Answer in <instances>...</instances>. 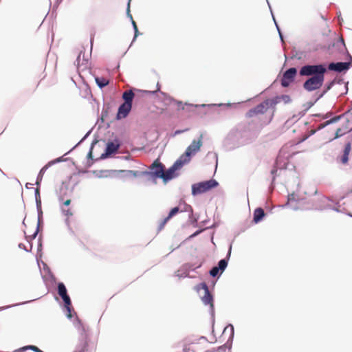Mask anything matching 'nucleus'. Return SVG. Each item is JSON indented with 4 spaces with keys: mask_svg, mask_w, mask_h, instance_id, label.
Listing matches in <instances>:
<instances>
[{
    "mask_svg": "<svg viewBox=\"0 0 352 352\" xmlns=\"http://www.w3.org/2000/svg\"><path fill=\"white\" fill-rule=\"evenodd\" d=\"M316 99L314 101H309L302 104V107L304 108V111L307 113V111L314 105L316 102Z\"/></svg>",
    "mask_w": 352,
    "mask_h": 352,
    "instance_id": "c03bdc74",
    "label": "nucleus"
},
{
    "mask_svg": "<svg viewBox=\"0 0 352 352\" xmlns=\"http://www.w3.org/2000/svg\"><path fill=\"white\" fill-rule=\"evenodd\" d=\"M110 157H111V155L110 154H109V153L104 149V151L101 154V155L100 156V157L98 159L99 160H105Z\"/></svg>",
    "mask_w": 352,
    "mask_h": 352,
    "instance_id": "052dcab7",
    "label": "nucleus"
},
{
    "mask_svg": "<svg viewBox=\"0 0 352 352\" xmlns=\"http://www.w3.org/2000/svg\"><path fill=\"white\" fill-rule=\"evenodd\" d=\"M184 105H186V106H190V107H195L196 108H205V107H208V108H210V109H217L219 107H231L232 104L231 103H219V104H214V103H212V104H190V103H184Z\"/></svg>",
    "mask_w": 352,
    "mask_h": 352,
    "instance_id": "aec40b11",
    "label": "nucleus"
},
{
    "mask_svg": "<svg viewBox=\"0 0 352 352\" xmlns=\"http://www.w3.org/2000/svg\"><path fill=\"white\" fill-rule=\"evenodd\" d=\"M347 61L345 62H331L319 63L325 69V74L328 71L334 72L340 74H346L350 67H352V56L350 54L346 55Z\"/></svg>",
    "mask_w": 352,
    "mask_h": 352,
    "instance_id": "39448f33",
    "label": "nucleus"
},
{
    "mask_svg": "<svg viewBox=\"0 0 352 352\" xmlns=\"http://www.w3.org/2000/svg\"><path fill=\"white\" fill-rule=\"evenodd\" d=\"M108 105L109 104H106L105 103H104L103 109H102V112H101L102 118H103L104 116H107V115H108V109H109Z\"/></svg>",
    "mask_w": 352,
    "mask_h": 352,
    "instance_id": "6e6d98bb",
    "label": "nucleus"
},
{
    "mask_svg": "<svg viewBox=\"0 0 352 352\" xmlns=\"http://www.w3.org/2000/svg\"><path fill=\"white\" fill-rule=\"evenodd\" d=\"M157 90L152 91L151 92L152 94H155L157 92H160L164 97L168 98V99L170 102H174L177 103L179 107V109H180L182 110L184 109V105H183V103L182 101L176 100L173 98H171L170 96H168L167 94L160 91V85L159 82L157 84Z\"/></svg>",
    "mask_w": 352,
    "mask_h": 352,
    "instance_id": "bb28decb",
    "label": "nucleus"
},
{
    "mask_svg": "<svg viewBox=\"0 0 352 352\" xmlns=\"http://www.w3.org/2000/svg\"><path fill=\"white\" fill-rule=\"evenodd\" d=\"M179 212H180V208L179 206L173 207L168 212L167 217L170 219L174 216H175L177 214H178Z\"/></svg>",
    "mask_w": 352,
    "mask_h": 352,
    "instance_id": "4c0bfd02",
    "label": "nucleus"
},
{
    "mask_svg": "<svg viewBox=\"0 0 352 352\" xmlns=\"http://www.w3.org/2000/svg\"><path fill=\"white\" fill-rule=\"evenodd\" d=\"M43 219H37L36 228L38 229V232L43 229Z\"/></svg>",
    "mask_w": 352,
    "mask_h": 352,
    "instance_id": "e2e57ef3",
    "label": "nucleus"
},
{
    "mask_svg": "<svg viewBox=\"0 0 352 352\" xmlns=\"http://www.w3.org/2000/svg\"><path fill=\"white\" fill-rule=\"evenodd\" d=\"M38 298H37L33 299V300H28V301H25V302L16 303V304H14V305H7V306L0 307V311L6 310V309H10L11 307H16V306H19V305H24V304L32 302H33V301H34V300H37Z\"/></svg>",
    "mask_w": 352,
    "mask_h": 352,
    "instance_id": "72a5a7b5",
    "label": "nucleus"
},
{
    "mask_svg": "<svg viewBox=\"0 0 352 352\" xmlns=\"http://www.w3.org/2000/svg\"><path fill=\"white\" fill-rule=\"evenodd\" d=\"M18 247L20 249H22V250H25L27 252H30L32 250V244L30 243V250L27 249L26 246L23 243H19Z\"/></svg>",
    "mask_w": 352,
    "mask_h": 352,
    "instance_id": "bf43d9fd",
    "label": "nucleus"
},
{
    "mask_svg": "<svg viewBox=\"0 0 352 352\" xmlns=\"http://www.w3.org/2000/svg\"><path fill=\"white\" fill-rule=\"evenodd\" d=\"M169 220L170 219H168L167 217L164 218L158 226L157 231H161L164 228L165 225L168 223Z\"/></svg>",
    "mask_w": 352,
    "mask_h": 352,
    "instance_id": "a18cd8bd",
    "label": "nucleus"
},
{
    "mask_svg": "<svg viewBox=\"0 0 352 352\" xmlns=\"http://www.w3.org/2000/svg\"><path fill=\"white\" fill-rule=\"evenodd\" d=\"M298 70L295 67H292L287 69L283 74L280 80V85L283 88H287L290 85L295 81Z\"/></svg>",
    "mask_w": 352,
    "mask_h": 352,
    "instance_id": "9b49d317",
    "label": "nucleus"
},
{
    "mask_svg": "<svg viewBox=\"0 0 352 352\" xmlns=\"http://www.w3.org/2000/svg\"><path fill=\"white\" fill-rule=\"evenodd\" d=\"M65 223L67 226L70 234L72 235H74L75 234L74 231L72 230V228L70 226V221L69 219V217H67L65 219Z\"/></svg>",
    "mask_w": 352,
    "mask_h": 352,
    "instance_id": "5fc2aeb1",
    "label": "nucleus"
},
{
    "mask_svg": "<svg viewBox=\"0 0 352 352\" xmlns=\"http://www.w3.org/2000/svg\"><path fill=\"white\" fill-rule=\"evenodd\" d=\"M92 132V129H91L90 130H89L85 134V135L82 138V139L74 146H73L68 152H67L65 155L69 154L72 151H73L74 149H75L77 146H78L80 144H82L89 135Z\"/></svg>",
    "mask_w": 352,
    "mask_h": 352,
    "instance_id": "473e14b6",
    "label": "nucleus"
},
{
    "mask_svg": "<svg viewBox=\"0 0 352 352\" xmlns=\"http://www.w3.org/2000/svg\"><path fill=\"white\" fill-rule=\"evenodd\" d=\"M306 114V112L302 110L298 113L296 115H294L292 118H291L292 120H294V122L298 121L300 118H302Z\"/></svg>",
    "mask_w": 352,
    "mask_h": 352,
    "instance_id": "37998d69",
    "label": "nucleus"
},
{
    "mask_svg": "<svg viewBox=\"0 0 352 352\" xmlns=\"http://www.w3.org/2000/svg\"><path fill=\"white\" fill-rule=\"evenodd\" d=\"M132 107L124 103H121L118 107V111L116 116V120H120L126 118L131 111Z\"/></svg>",
    "mask_w": 352,
    "mask_h": 352,
    "instance_id": "f3484780",
    "label": "nucleus"
},
{
    "mask_svg": "<svg viewBox=\"0 0 352 352\" xmlns=\"http://www.w3.org/2000/svg\"><path fill=\"white\" fill-rule=\"evenodd\" d=\"M57 293L63 301V309L66 312L67 318L69 320L72 319L73 317L72 312L74 315L76 316V318H78L72 307L70 296L67 293L65 285L63 282H58L57 283Z\"/></svg>",
    "mask_w": 352,
    "mask_h": 352,
    "instance_id": "20e7f679",
    "label": "nucleus"
},
{
    "mask_svg": "<svg viewBox=\"0 0 352 352\" xmlns=\"http://www.w3.org/2000/svg\"><path fill=\"white\" fill-rule=\"evenodd\" d=\"M98 140L96 138V137L95 136L94 139L93 140V141L91 144L89 150L87 155V159L90 160L91 161V162H89V161L87 162V167L91 166L94 162L97 161L98 160V159H94V155H93V149L94 148V146L98 143Z\"/></svg>",
    "mask_w": 352,
    "mask_h": 352,
    "instance_id": "393cba45",
    "label": "nucleus"
},
{
    "mask_svg": "<svg viewBox=\"0 0 352 352\" xmlns=\"http://www.w3.org/2000/svg\"><path fill=\"white\" fill-rule=\"evenodd\" d=\"M130 173H131V177H141V174H140V170H131Z\"/></svg>",
    "mask_w": 352,
    "mask_h": 352,
    "instance_id": "338daca9",
    "label": "nucleus"
},
{
    "mask_svg": "<svg viewBox=\"0 0 352 352\" xmlns=\"http://www.w3.org/2000/svg\"><path fill=\"white\" fill-rule=\"evenodd\" d=\"M202 133L200 134L197 140H193L191 144L186 148L185 152L179 156V158L186 164L190 162L192 156H194L199 150L203 144Z\"/></svg>",
    "mask_w": 352,
    "mask_h": 352,
    "instance_id": "0eeeda50",
    "label": "nucleus"
},
{
    "mask_svg": "<svg viewBox=\"0 0 352 352\" xmlns=\"http://www.w3.org/2000/svg\"><path fill=\"white\" fill-rule=\"evenodd\" d=\"M180 204L183 203L184 207V209L183 210H180V212H189V217H188V219H191L192 217H193V209H192V207L186 204L185 201H180L179 202Z\"/></svg>",
    "mask_w": 352,
    "mask_h": 352,
    "instance_id": "2f4dec72",
    "label": "nucleus"
},
{
    "mask_svg": "<svg viewBox=\"0 0 352 352\" xmlns=\"http://www.w3.org/2000/svg\"><path fill=\"white\" fill-rule=\"evenodd\" d=\"M122 144V141L118 137H116L113 140H109L106 143L104 149L112 156L118 153Z\"/></svg>",
    "mask_w": 352,
    "mask_h": 352,
    "instance_id": "4468645a",
    "label": "nucleus"
},
{
    "mask_svg": "<svg viewBox=\"0 0 352 352\" xmlns=\"http://www.w3.org/2000/svg\"><path fill=\"white\" fill-rule=\"evenodd\" d=\"M74 324L78 331H80L82 338L80 340V345L75 352H85L88 347L87 335L86 329L81 320L79 318H75Z\"/></svg>",
    "mask_w": 352,
    "mask_h": 352,
    "instance_id": "9d476101",
    "label": "nucleus"
},
{
    "mask_svg": "<svg viewBox=\"0 0 352 352\" xmlns=\"http://www.w3.org/2000/svg\"><path fill=\"white\" fill-rule=\"evenodd\" d=\"M63 0H55L52 8V13L58 8V6L62 3Z\"/></svg>",
    "mask_w": 352,
    "mask_h": 352,
    "instance_id": "69168bd1",
    "label": "nucleus"
},
{
    "mask_svg": "<svg viewBox=\"0 0 352 352\" xmlns=\"http://www.w3.org/2000/svg\"><path fill=\"white\" fill-rule=\"evenodd\" d=\"M266 1H267V2L268 6H269V8H270V12H271V14H272V16L273 20H274V24H275V25H276V30H277V31H278V36H279V37H280V41H281L282 42H283V32H282V31H281V30H280V27H279V25H278V23L276 22V19H275V17H274V16L273 12H272V8H271V6H270V3H269L268 0H266Z\"/></svg>",
    "mask_w": 352,
    "mask_h": 352,
    "instance_id": "c756f323",
    "label": "nucleus"
},
{
    "mask_svg": "<svg viewBox=\"0 0 352 352\" xmlns=\"http://www.w3.org/2000/svg\"><path fill=\"white\" fill-rule=\"evenodd\" d=\"M95 81L97 85V86L100 89H102L109 84V80H108L106 78L104 77H99V76H95Z\"/></svg>",
    "mask_w": 352,
    "mask_h": 352,
    "instance_id": "cd10ccee",
    "label": "nucleus"
},
{
    "mask_svg": "<svg viewBox=\"0 0 352 352\" xmlns=\"http://www.w3.org/2000/svg\"><path fill=\"white\" fill-rule=\"evenodd\" d=\"M300 76H309L303 82L302 87L311 92L319 89L324 83L325 69L318 64H306L299 70Z\"/></svg>",
    "mask_w": 352,
    "mask_h": 352,
    "instance_id": "f03ea898",
    "label": "nucleus"
},
{
    "mask_svg": "<svg viewBox=\"0 0 352 352\" xmlns=\"http://www.w3.org/2000/svg\"><path fill=\"white\" fill-rule=\"evenodd\" d=\"M344 133H342V130L340 128L338 129L335 133V137L334 139H338L340 137H342Z\"/></svg>",
    "mask_w": 352,
    "mask_h": 352,
    "instance_id": "680f3d73",
    "label": "nucleus"
},
{
    "mask_svg": "<svg viewBox=\"0 0 352 352\" xmlns=\"http://www.w3.org/2000/svg\"><path fill=\"white\" fill-rule=\"evenodd\" d=\"M300 199L296 198V195L293 192L292 194H289L287 195V202L285 204V206H283V207L287 206L289 205V202L295 201V202H300Z\"/></svg>",
    "mask_w": 352,
    "mask_h": 352,
    "instance_id": "e433bc0d",
    "label": "nucleus"
},
{
    "mask_svg": "<svg viewBox=\"0 0 352 352\" xmlns=\"http://www.w3.org/2000/svg\"><path fill=\"white\" fill-rule=\"evenodd\" d=\"M201 300L205 305H209V312L211 316V320L212 324L214 323V296L208 290L204 292V296L201 297Z\"/></svg>",
    "mask_w": 352,
    "mask_h": 352,
    "instance_id": "f8f14e48",
    "label": "nucleus"
},
{
    "mask_svg": "<svg viewBox=\"0 0 352 352\" xmlns=\"http://www.w3.org/2000/svg\"><path fill=\"white\" fill-rule=\"evenodd\" d=\"M67 160V159L64 158V156H61V157H57L56 159H54V160L48 162L46 164L47 165V166L51 167L52 166H53L57 163L65 162Z\"/></svg>",
    "mask_w": 352,
    "mask_h": 352,
    "instance_id": "c9c22d12",
    "label": "nucleus"
},
{
    "mask_svg": "<svg viewBox=\"0 0 352 352\" xmlns=\"http://www.w3.org/2000/svg\"><path fill=\"white\" fill-rule=\"evenodd\" d=\"M195 289L199 292L200 289L204 290V292L209 289L208 285L205 282H201L195 287Z\"/></svg>",
    "mask_w": 352,
    "mask_h": 352,
    "instance_id": "58836bf2",
    "label": "nucleus"
},
{
    "mask_svg": "<svg viewBox=\"0 0 352 352\" xmlns=\"http://www.w3.org/2000/svg\"><path fill=\"white\" fill-rule=\"evenodd\" d=\"M232 248V243H230L226 257L219 260L216 265L223 273L228 267V262L231 256Z\"/></svg>",
    "mask_w": 352,
    "mask_h": 352,
    "instance_id": "a211bd4d",
    "label": "nucleus"
},
{
    "mask_svg": "<svg viewBox=\"0 0 352 352\" xmlns=\"http://www.w3.org/2000/svg\"><path fill=\"white\" fill-rule=\"evenodd\" d=\"M256 134L252 124L248 122H241L232 127L222 142V148L226 152L232 151L243 146L252 142Z\"/></svg>",
    "mask_w": 352,
    "mask_h": 352,
    "instance_id": "f257e3e1",
    "label": "nucleus"
},
{
    "mask_svg": "<svg viewBox=\"0 0 352 352\" xmlns=\"http://www.w3.org/2000/svg\"><path fill=\"white\" fill-rule=\"evenodd\" d=\"M276 173H277V168H273L271 170V175H272V182H271L270 186V188H272V189L274 188V181H275V179H276Z\"/></svg>",
    "mask_w": 352,
    "mask_h": 352,
    "instance_id": "a19ab883",
    "label": "nucleus"
},
{
    "mask_svg": "<svg viewBox=\"0 0 352 352\" xmlns=\"http://www.w3.org/2000/svg\"><path fill=\"white\" fill-rule=\"evenodd\" d=\"M113 171H114V170H93L92 173L96 177L107 178L115 177L114 174H113Z\"/></svg>",
    "mask_w": 352,
    "mask_h": 352,
    "instance_id": "b1692460",
    "label": "nucleus"
},
{
    "mask_svg": "<svg viewBox=\"0 0 352 352\" xmlns=\"http://www.w3.org/2000/svg\"><path fill=\"white\" fill-rule=\"evenodd\" d=\"M38 234V229L36 228L35 231L34 232V233L32 235L25 236L27 241L30 243V241L34 239L37 236Z\"/></svg>",
    "mask_w": 352,
    "mask_h": 352,
    "instance_id": "09e8293b",
    "label": "nucleus"
},
{
    "mask_svg": "<svg viewBox=\"0 0 352 352\" xmlns=\"http://www.w3.org/2000/svg\"><path fill=\"white\" fill-rule=\"evenodd\" d=\"M41 256H42L41 254H40L39 256H36V263H37L38 267H40V263H41L43 265V270L48 275L49 278H50L51 282L55 283L56 280L55 276L52 272L50 267L47 265V263L43 262V261H41Z\"/></svg>",
    "mask_w": 352,
    "mask_h": 352,
    "instance_id": "4be33fe9",
    "label": "nucleus"
},
{
    "mask_svg": "<svg viewBox=\"0 0 352 352\" xmlns=\"http://www.w3.org/2000/svg\"><path fill=\"white\" fill-rule=\"evenodd\" d=\"M131 0H128L127 1V5H126V16L131 20H133V16L131 14V10H130V5H131Z\"/></svg>",
    "mask_w": 352,
    "mask_h": 352,
    "instance_id": "8fccbe9b",
    "label": "nucleus"
},
{
    "mask_svg": "<svg viewBox=\"0 0 352 352\" xmlns=\"http://www.w3.org/2000/svg\"><path fill=\"white\" fill-rule=\"evenodd\" d=\"M61 212L64 215L67 216V217H72L73 215V213L69 209H65L63 207H61Z\"/></svg>",
    "mask_w": 352,
    "mask_h": 352,
    "instance_id": "4d7b16f0",
    "label": "nucleus"
},
{
    "mask_svg": "<svg viewBox=\"0 0 352 352\" xmlns=\"http://www.w3.org/2000/svg\"><path fill=\"white\" fill-rule=\"evenodd\" d=\"M58 201L59 202H63V205L65 206H68L71 204L70 199H67L66 201H63V197L62 195H58Z\"/></svg>",
    "mask_w": 352,
    "mask_h": 352,
    "instance_id": "864d4df0",
    "label": "nucleus"
},
{
    "mask_svg": "<svg viewBox=\"0 0 352 352\" xmlns=\"http://www.w3.org/2000/svg\"><path fill=\"white\" fill-rule=\"evenodd\" d=\"M206 228H199L195 232H194L192 234H190L188 237V239H192L196 236H197L199 234L202 233L204 230H206Z\"/></svg>",
    "mask_w": 352,
    "mask_h": 352,
    "instance_id": "de8ad7c7",
    "label": "nucleus"
},
{
    "mask_svg": "<svg viewBox=\"0 0 352 352\" xmlns=\"http://www.w3.org/2000/svg\"><path fill=\"white\" fill-rule=\"evenodd\" d=\"M39 187H40V186H37V187L34 189V197H35V199H41V195H40V190H39Z\"/></svg>",
    "mask_w": 352,
    "mask_h": 352,
    "instance_id": "0e129e2a",
    "label": "nucleus"
},
{
    "mask_svg": "<svg viewBox=\"0 0 352 352\" xmlns=\"http://www.w3.org/2000/svg\"><path fill=\"white\" fill-rule=\"evenodd\" d=\"M351 144H352V136L347 138V141L345 143L344 149L342 151V155L340 157V162L342 164H346L349 162V156L350 152L351 151Z\"/></svg>",
    "mask_w": 352,
    "mask_h": 352,
    "instance_id": "dca6fc26",
    "label": "nucleus"
},
{
    "mask_svg": "<svg viewBox=\"0 0 352 352\" xmlns=\"http://www.w3.org/2000/svg\"><path fill=\"white\" fill-rule=\"evenodd\" d=\"M331 116V112H327V113H316L311 115L313 117L320 118L322 120H326Z\"/></svg>",
    "mask_w": 352,
    "mask_h": 352,
    "instance_id": "79ce46f5",
    "label": "nucleus"
},
{
    "mask_svg": "<svg viewBox=\"0 0 352 352\" xmlns=\"http://www.w3.org/2000/svg\"><path fill=\"white\" fill-rule=\"evenodd\" d=\"M198 220H199V215L194 214H193V217H192L191 219H189V221H190V223L193 226V227H197Z\"/></svg>",
    "mask_w": 352,
    "mask_h": 352,
    "instance_id": "49530a36",
    "label": "nucleus"
},
{
    "mask_svg": "<svg viewBox=\"0 0 352 352\" xmlns=\"http://www.w3.org/2000/svg\"><path fill=\"white\" fill-rule=\"evenodd\" d=\"M50 167L47 166V164H45L44 166H43L41 168V169L40 170V171L38 172V174L36 177V182H35V185L36 186H41V183L42 182V179H43V175L45 174V173L46 172V170L49 168Z\"/></svg>",
    "mask_w": 352,
    "mask_h": 352,
    "instance_id": "c85d7f7f",
    "label": "nucleus"
},
{
    "mask_svg": "<svg viewBox=\"0 0 352 352\" xmlns=\"http://www.w3.org/2000/svg\"><path fill=\"white\" fill-rule=\"evenodd\" d=\"M332 47H336L337 50L341 54H344L345 55L350 54L346 47L344 40L342 37H339L336 41L333 42Z\"/></svg>",
    "mask_w": 352,
    "mask_h": 352,
    "instance_id": "412c9836",
    "label": "nucleus"
},
{
    "mask_svg": "<svg viewBox=\"0 0 352 352\" xmlns=\"http://www.w3.org/2000/svg\"><path fill=\"white\" fill-rule=\"evenodd\" d=\"M349 112H350V109H349L347 111H346L345 113H344L342 114L333 116L331 119L325 121L324 122L322 123L317 127V129H316L317 131L324 129V127L327 126L328 125L332 124L333 123H336V122L340 121L342 118H344Z\"/></svg>",
    "mask_w": 352,
    "mask_h": 352,
    "instance_id": "6ab92c4d",
    "label": "nucleus"
},
{
    "mask_svg": "<svg viewBox=\"0 0 352 352\" xmlns=\"http://www.w3.org/2000/svg\"><path fill=\"white\" fill-rule=\"evenodd\" d=\"M223 272L216 266H213L210 270H209V274L212 278H219Z\"/></svg>",
    "mask_w": 352,
    "mask_h": 352,
    "instance_id": "7c9ffc66",
    "label": "nucleus"
},
{
    "mask_svg": "<svg viewBox=\"0 0 352 352\" xmlns=\"http://www.w3.org/2000/svg\"><path fill=\"white\" fill-rule=\"evenodd\" d=\"M193 267L192 263H186L181 265V267L175 272V276L179 278H192L193 276L189 275L190 267Z\"/></svg>",
    "mask_w": 352,
    "mask_h": 352,
    "instance_id": "2eb2a0df",
    "label": "nucleus"
},
{
    "mask_svg": "<svg viewBox=\"0 0 352 352\" xmlns=\"http://www.w3.org/2000/svg\"><path fill=\"white\" fill-rule=\"evenodd\" d=\"M131 170H114L113 174H114L115 177H118L120 174H124L126 177H131Z\"/></svg>",
    "mask_w": 352,
    "mask_h": 352,
    "instance_id": "f704fd0d",
    "label": "nucleus"
},
{
    "mask_svg": "<svg viewBox=\"0 0 352 352\" xmlns=\"http://www.w3.org/2000/svg\"><path fill=\"white\" fill-rule=\"evenodd\" d=\"M134 97L135 94L131 89L124 91L122 96L123 99L122 103L132 107Z\"/></svg>",
    "mask_w": 352,
    "mask_h": 352,
    "instance_id": "a878e982",
    "label": "nucleus"
},
{
    "mask_svg": "<svg viewBox=\"0 0 352 352\" xmlns=\"http://www.w3.org/2000/svg\"><path fill=\"white\" fill-rule=\"evenodd\" d=\"M334 82L333 81V80H331V81L327 82L325 85H324V89L326 90H327L328 91L334 86Z\"/></svg>",
    "mask_w": 352,
    "mask_h": 352,
    "instance_id": "13d9d810",
    "label": "nucleus"
},
{
    "mask_svg": "<svg viewBox=\"0 0 352 352\" xmlns=\"http://www.w3.org/2000/svg\"><path fill=\"white\" fill-rule=\"evenodd\" d=\"M151 173V181L153 184H156L157 179L163 181L165 166L162 164L160 159L155 160L148 168Z\"/></svg>",
    "mask_w": 352,
    "mask_h": 352,
    "instance_id": "1a4fd4ad",
    "label": "nucleus"
},
{
    "mask_svg": "<svg viewBox=\"0 0 352 352\" xmlns=\"http://www.w3.org/2000/svg\"><path fill=\"white\" fill-rule=\"evenodd\" d=\"M265 216L266 213L264 210L261 207H258L253 212L252 222L257 224L261 222Z\"/></svg>",
    "mask_w": 352,
    "mask_h": 352,
    "instance_id": "5701e85b",
    "label": "nucleus"
},
{
    "mask_svg": "<svg viewBox=\"0 0 352 352\" xmlns=\"http://www.w3.org/2000/svg\"><path fill=\"white\" fill-rule=\"evenodd\" d=\"M280 100H283L285 104H289L292 102V98L287 94L276 96L272 98H267L254 107L249 109L245 113V117L252 118L258 114H264L268 109H272V112L270 116L269 120L265 123V124H268L274 118L276 105L279 103Z\"/></svg>",
    "mask_w": 352,
    "mask_h": 352,
    "instance_id": "7ed1b4c3",
    "label": "nucleus"
},
{
    "mask_svg": "<svg viewBox=\"0 0 352 352\" xmlns=\"http://www.w3.org/2000/svg\"><path fill=\"white\" fill-rule=\"evenodd\" d=\"M316 132H317L316 129L308 131V135L302 141H304V140H307L310 136L314 135Z\"/></svg>",
    "mask_w": 352,
    "mask_h": 352,
    "instance_id": "774afa93",
    "label": "nucleus"
},
{
    "mask_svg": "<svg viewBox=\"0 0 352 352\" xmlns=\"http://www.w3.org/2000/svg\"><path fill=\"white\" fill-rule=\"evenodd\" d=\"M228 329H230V335L226 342L219 346L217 352H227V350L230 351L234 336V328L232 324H228L227 327L224 328L223 333H224Z\"/></svg>",
    "mask_w": 352,
    "mask_h": 352,
    "instance_id": "ddd939ff",
    "label": "nucleus"
},
{
    "mask_svg": "<svg viewBox=\"0 0 352 352\" xmlns=\"http://www.w3.org/2000/svg\"><path fill=\"white\" fill-rule=\"evenodd\" d=\"M43 250V244H42V236L40 235L38 239V245H37V255L42 252Z\"/></svg>",
    "mask_w": 352,
    "mask_h": 352,
    "instance_id": "3c124183",
    "label": "nucleus"
},
{
    "mask_svg": "<svg viewBox=\"0 0 352 352\" xmlns=\"http://www.w3.org/2000/svg\"><path fill=\"white\" fill-rule=\"evenodd\" d=\"M219 186V182L214 179H210L195 183L191 186V195L196 197L199 195L207 192Z\"/></svg>",
    "mask_w": 352,
    "mask_h": 352,
    "instance_id": "423d86ee",
    "label": "nucleus"
},
{
    "mask_svg": "<svg viewBox=\"0 0 352 352\" xmlns=\"http://www.w3.org/2000/svg\"><path fill=\"white\" fill-rule=\"evenodd\" d=\"M150 169L148 168V170L140 171L141 177H148V180H151V173H149Z\"/></svg>",
    "mask_w": 352,
    "mask_h": 352,
    "instance_id": "603ef678",
    "label": "nucleus"
},
{
    "mask_svg": "<svg viewBox=\"0 0 352 352\" xmlns=\"http://www.w3.org/2000/svg\"><path fill=\"white\" fill-rule=\"evenodd\" d=\"M186 164L179 157L168 169L164 168L163 182L168 183L179 175V170Z\"/></svg>",
    "mask_w": 352,
    "mask_h": 352,
    "instance_id": "6e6552de",
    "label": "nucleus"
},
{
    "mask_svg": "<svg viewBox=\"0 0 352 352\" xmlns=\"http://www.w3.org/2000/svg\"><path fill=\"white\" fill-rule=\"evenodd\" d=\"M204 263H205L204 259H201L199 263H192V265H193V267H190L191 268L190 271L195 272L196 270L201 267V266L204 265Z\"/></svg>",
    "mask_w": 352,
    "mask_h": 352,
    "instance_id": "ea45409f",
    "label": "nucleus"
}]
</instances>
